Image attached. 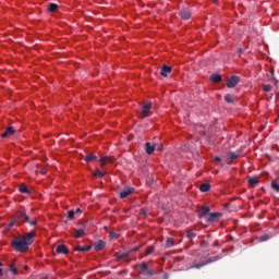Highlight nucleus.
Instances as JSON below:
<instances>
[{"mask_svg": "<svg viewBox=\"0 0 279 279\" xmlns=\"http://www.w3.org/2000/svg\"><path fill=\"white\" fill-rule=\"evenodd\" d=\"M174 241L172 238H168L167 241H166V247H173L174 245Z\"/></svg>", "mask_w": 279, "mask_h": 279, "instance_id": "obj_30", "label": "nucleus"}, {"mask_svg": "<svg viewBox=\"0 0 279 279\" xmlns=\"http://www.w3.org/2000/svg\"><path fill=\"white\" fill-rule=\"evenodd\" d=\"M240 80L241 78L239 76H231L227 81V88H234V86H236V84H239Z\"/></svg>", "mask_w": 279, "mask_h": 279, "instance_id": "obj_5", "label": "nucleus"}, {"mask_svg": "<svg viewBox=\"0 0 279 279\" xmlns=\"http://www.w3.org/2000/svg\"><path fill=\"white\" fill-rule=\"evenodd\" d=\"M9 270L13 274V276H16V274H19V270L16 269L14 264L9 266Z\"/></svg>", "mask_w": 279, "mask_h": 279, "instance_id": "obj_32", "label": "nucleus"}, {"mask_svg": "<svg viewBox=\"0 0 279 279\" xmlns=\"http://www.w3.org/2000/svg\"><path fill=\"white\" fill-rule=\"evenodd\" d=\"M186 236H187V239H195V236H197V234L193 231H187Z\"/></svg>", "mask_w": 279, "mask_h": 279, "instance_id": "obj_34", "label": "nucleus"}, {"mask_svg": "<svg viewBox=\"0 0 279 279\" xmlns=\"http://www.w3.org/2000/svg\"><path fill=\"white\" fill-rule=\"evenodd\" d=\"M0 276H3V270L0 268Z\"/></svg>", "mask_w": 279, "mask_h": 279, "instance_id": "obj_47", "label": "nucleus"}, {"mask_svg": "<svg viewBox=\"0 0 279 279\" xmlns=\"http://www.w3.org/2000/svg\"><path fill=\"white\" fill-rule=\"evenodd\" d=\"M140 269H141L142 276H154V274H156V270L149 269V267L147 266V263L145 262L140 265Z\"/></svg>", "mask_w": 279, "mask_h": 279, "instance_id": "obj_3", "label": "nucleus"}, {"mask_svg": "<svg viewBox=\"0 0 279 279\" xmlns=\"http://www.w3.org/2000/svg\"><path fill=\"white\" fill-rule=\"evenodd\" d=\"M162 148H163L162 144L155 145V149H157V151H162Z\"/></svg>", "mask_w": 279, "mask_h": 279, "instance_id": "obj_38", "label": "nucleus"}, {"mask_svg": "<svg viewBox=\"0 0 279 279\" xmlns=\"http://www.w3.org/2000/svg\"><path fill=\"white\" fill-rule=\"evenodd\" d=\"M57 254H69V248L64 244H60L56 250Z\"/></svg>", "mask_w": 279, "mask_h": 279, "instance_id": "obj_16", "label": "nucleus"}, {"mask_svg": "<svg viewBox=\"0 0 279 279\" xmlns=\"http://www.w3.org/2000/svg\"><path fill=\"white\" fill-rule=\"evenodd\" d=\"M236 158H239V155H236L235 153H229V155H228L229 162L236 160Z\"/></svg>", "mask_w": 279, "mask_h": 279, "instance_id": "obj_27", "label": "nucleus"}, {"mask_svg": "<svg viewBox=\"0 0 279 279\" xmlns=\"http://www.w3.org/2000/svg\"><path fill=\"white\" fill-rule=\"evenodd\" d=\"M114 236H116V233H110L111 239H114Z\"/></svg>", "mask_w": 279, "mask_h": 279, "instance_id": "obj_45", "label": "nucleus"}, {"mask_svg": "<svg viewBox=\"0 0 279 279\" xmlns=\"http://www.w3.org/2000/svg\"><path fill=\"white\" fill-rule=\"evenodd\" d=\"M68 219H75V210L68 211Z\"/></svg>", "mask_w": 279, "mask_h": 279, "instance_id": "obj_35", "label": "nucleus"}, {"mask_svg": "<svg viewBox=\"0 0 279 279\" xmlns=\"http://www.w3.org/2000/svg\"><path fill=\"white\" fill-rule=\"evenodd\" d=\"M214 160H215V162H221V158H219V157H215Z\"/></svg>", "mask_w": 279, "mask_h": 279, "instance_id": "obj_41", "label": "nucleus"}, {"mask_svg": "<svg viewBox=\"0 0 279 279\" xmlns=\"http://www.w3.org/2000/svg\"><path fill=\"white\" fill-rule=\"evenodd\" d=\"M219 217H221V213H211L209 214L207 221H209V223H215L219 221Z\"/></svg>", "mask_w": 279, "mask_h": 279, "instance_id": "obj_8", "label": "nucleus"}, {"mask_svg": "<svg viewBox=\"0 0 279 279\" xmlns=\"http://www.w3.org/2000/svg\"><path fill=\"white\" fill-rule=\"evenodd\" d=\"M104 247H106V242H104V240H99L94 244V250H96V252H101Z\"/></svg>", "mask_w": 279, "mask_h": 279, "instance_id": "obj_15", "label": "nucleus"}, {"mask_svg": "<svg viewBox=\"0 0 279 279\" xmlns=\"http://www.w3.org/2000/svg\"><path fill=\"white\" fill-rule=\"evenodd\" d=\"M181 19H183L184 21H189V19H191V10L189 9H182L180 12H179Z\"/></svg>", "mask_w": 279, "mask_h": 279, "instance_id": "obj_10", "label": "nucleus"}, {"mask_svg": "<svg viewBox=\"0 0 279 279\" xmlns=\"http://www.w3.org/2000/svg\"><path fill=\"white\" fill-rule=\"evenodd\" d=\"M112 162H114V157L112 156H106L99 159L101 167H106V165H112Z\"/></svg>", "mask_w": 279, "mask_h": 279, "instance_id": "obj_6", "label": "nucleus"}, {"mask_svg": "<svg viewBox=\"0 0 279 279\" xmlns=\"http://www.w3.org/2000/svg\"><path fill=\"white\" fill-rule=\"evenodd\" d=\"M145 150H146V154H148V156H151V154H154V151H156V145H151V143L146 142Z\"/></svg>", "mask_w": 279, "mask_h": 279, "instance_id": "obj_11", "label": "nucleus"}, {"mask_svg": "<svg viewBox=\"0 0 279 279\" xmlns=\"http://www.w3.org/2000/svg\"><path fill=\"white\" fill-rule=\"evenodd\" d=\"M155 246L150 245L146 248V256H149L150 254H154Z\"/></svg>", "mask_w": 279, "mask_h": 279, "instance_id": "obj_33", "label": "nucleus"}, {"mask_svg": "<svg viewBox=\"0 0 279 279\" xmlns=\"http://www.w3.org/2000/svg\"><path fill=\"white\" fill-rule=\"evenodd\" d=\"M270 90H271V85H263L264 93H270Z\"/></svg>", "mask_w": 279, "mask_h": 279, "instance_id": "obj_36", "label": "nucleus"}, {"mask_svg": "<svg viewBox=\"0 0 279 279\" xmlns=\"http://www.w3.org/2000/svg\"><path fill=\"white\" fill-rule=\"evenodd\" d=\"M15 133H16V130H14V128L8 126L5 132H3L1 136L2 138H8L9 136H14Z\"/></svg>", "mask_w": 279, "mask_h": 279, "instance_id": "obj_9", "label": "nucleus"}, {"mask_svg": "<svg viewBox=\"0 0 279 279\" xmlns=\"http://www.w3.org/2000/svg\"><path fill=\"white\" fill-rule=\"evenodd\" d=\"M93 246L88 245V246H76L74 250L75 252H90Z\"/></svg>", "mask_w": 279, "mask_h": 279, "instance_id": "obj_20", "label": "nucleus"}, {"mask_svg": "<svg viewBox=\"0 0 279 279\" xmlns=\"http://www.w3.org/2000/svg\"><path fill=\"white\" fill-rule=\"evenodd\" d=\"M140 247L133 248V252H138Z\"/></svg>", "mask_w": 279, "mask_h": 279, "instance_id": "obj_46", "label": "nucleus"}, {"mask_svg": "<svg viewBox=\"0 0 279 279\" xmlns=\"http://www.w3.org/2000/svg\"><path fill=\"white\" fill-rule=\"evenodd\" d=\"M217 260H221V256L216 255L214 257H209L205 260L206 265H210V263H217Z\"/></svg>", "mask_w": 279, "mask_h": 279, "instance_id": "obj_19", "label": "nucleus"}, {"mask_svg": "<svg viewBox=\"0 0 279 279\" xmlns=\"http://www.w3.org/2000/svg\"><path fill=\"white\" fill-rule=\"evenodd\" d=\"M93 175H94L95 178H104V175H106V172H104V171L97 169L96 172L93 173Z\"/></svg>", "mask_w": 279, "mask_h": 279, "instance_id": "obj_28", "label": "nucleus"}, {"mask_svg": "<svg viewBox=\"0 0 279 279\" xmlns=\"http://www.w3.org/2000/svg\"><path fill=\"white\" fill-rule=\"evenodd\" d=\"M141 215H146L145 209H142V210H141Z\"/></svg>", "mask_w": 279, "mask_h": 279, "instance_id": "obj_44", "label": "nucleus"}, {"mask_svg": "<svg viewBox=\"0 0 279 279\" xmlns=\"http://www.w3.org/2000/svg\"><path fill=\"white\" fill-rule=\"evenodd\" d=\"M202 267H206V263L205 262L192 265V266L189 267V269H202Z\"/></svg>", "mask_w": 279, "mask_h": 279, "instance_id": "obj_24", "label": "nucleus"}, {"mask_svg": "<svg viewBox=\"0 0 279 279\" xmlns=\"http://www.w3.org/2000/svg\"><path fill=\"white\" fill-rule=\"evenodd\" d=\"M199 191H201L202 193H208V191H210V185H209L208 183H203V184H201V186H199Z\"/></svg>", "mask_w": 279, "mask_h": 279, "instance_id": "obj_21", "label": "nucleus"}, {"mask_svg": "<svg viewBox=\"0 0 279 279\" xmlns=\"http://www.w3.org/2000/svg\"><path fill=\"white\" fill-rule=\"evenodd\" d=\"M149 112H151V102H147L142 107L140 112L141 119H146V117H149Z\"/></svg>", "mask_w": 279, "mask_h": 279, "instance_id": "obj_4", "label": "nucleus"}, {"mask_svg": "<svg viewBox=\"0 0 279 279\" xmlns=\"http://www.w3.org/2000/svg\"><path fill=\"white\" fill-rule=\"evenodd\" d=\"M20 193H27V195H29L32 193V191H29V189H27L26 184H21L19 187Z\"/></svg>", "mask_w": 279, "mask_h": 279, "instance_id": "obj_22", "label": "nucleus"}, {"mask_svg": "<svg viewBox=\"0 0 279 279\" xmlns=\"http://www.w3.org/2000/svg\"><path fill=\"white\" fill-rule=\"evenodd\" d=\"M14 223H16V220L14 219L13 221L9 222L8 225V229L10 230V228L14 227Z\"/></svg>", "mask_w": 279, "mask_h": 279, "instance_id": "obj_39", "label": "nucleus"}, {"mask_svg": "<svg viewBox=\"0 0 279 279\" xmlns=\"http://www.w3.org/2000/svg\"><path fill=\"white\" fill-rule=\"evenodd\" d=\"M244 52H245V49H243V48H240V49L238 50L239 56H241V53H244Z\"/></svg>", "mask_w": 279, "mask_h": 279, "instance_id": "obj_40", "label": "nucleus"}, {"mask_svg": "<svg viewBox=\"0 0 279 279\" xmlns=\"http://www.w3.org/2000/svg\"><path fill=\"white\" fill-rule=\"evenodd\" d=\"M208 246V243H206V241H203L202 242V247H207Z\"/></svg>", "mask_w": 279, "mask_h": 279, "instance_id": "obj_42", "label": "nucleus"}, {"mask_svg": "<svg viewBox=\"0 0 279 279\" xmlns=\"http://www.w3.org/2000/svg\"><path fill=\"white\" fill-rule=\"evenodd\" d=\"M49 12H58V4L50 3L48 7Z\"/></svg>", "mask_w": 279, "mask_h": 279, "instance_id": "obj_29", "label": "nucleus"}, {"mask_svg": "<svg viewBox=\"0 0 279 279\" xmlns=\"http://www.w3.org/2000/svg\"><path fill=\"white\" fill-rule=\"evenodd\" d=\"M132 193H134V189L132 187L123 190L120 192V198L125 199V197H129V195H132Z\"/></svg>", "mask_w": 279, "mask_h": 279, "instance_id": "obj_13", "label": "nucleus"}, {"mask_svg": "<svg viewBox=\"0 0 279 279\" xmlns=\"http://www.w3.org/2000/svg\"><path fill=\"white\" fill-rule=\"evenodd\" d=\"M74 213H75V215H77L78 213H82V209L77 208Z\"/></svg>", "mask_w": 279, "mask_h": 279, "instance_id": "obj_43", "label": "nucleus"}, {"mask_svg": "<svg viewBox=\"0 0 279 279\" xmlns=\"http://www.w3.org/2000/svg\"><path fill=\"white\" fill-rule=\"evenodd\" d=\"M225 101H227V104H234V97H232L230 94H227L225 96Z\"/></svg>", "mask_w": 279, "mask_h": 279, "instance_id": "obj_26", "label": "nucleus"}, {"mask_svg": "<svg viewBox=\"0 0 279 279\" xmlns=\"http://www.w3.org/2000/svg\"><path fill=\"white\" fill-rule=\"evenodd\" d=\"M214 3H219V0H213Z\"/></svg>", "mask_w": 279, "mask_h": 279, "instance_id": "obj_48", "label": "nucleus"}, {"mask_svg": "<svg viewBox=\"0 0 279 279\" xmlns=\"http://www.w3.org/2000/svg\"><path fill=\"white\" fill-rule=\"evenodd\" d=\"M258 185V178L253 177L248 179V186H251L252 189H254V186Z\"/></svg>", "mask_w": 279, "mask_h": 279, "instance_id": "obj_18", "label": "nucleus"}, {"mask_svg": "<svg viewBox=\"0 0 279 279\" xmlns=\"http://www.w3.org/2000/svg\"><path fill=\"white\" fill-rule=\"evenodd\" d=\"M197 215H198L199 219L206 217L207 215H210V207L203 206L201 209H198Z\"/></svg>", "mask_w": 279, "mask_h": 279, "instance_id": "obj_7", "label": "nucleus"}, {"mask_svg": "<svg viewBox=\"0 0 279 279\" xmlns=\"http://www.w3.org/2000/svg\"><path fill=\"white\" fill-rule=\"evenodd\" d=\"M14 220L19 225L25 223L26 221H29V216H27V214L25 211H16L14 214Z\"/></svg>", "mask_w": 279, "mask_h": 279, "instance_id": "obj_2", "label": "nucleus"}, {"mask_svg": "<svg viewBox=\"0 0 279 279\" xmlns=\"http://www.w3.org/2000/svg\"><path fill=\"white\" fill-rule=\"evenodd\" d=\"M73 236L74 239H82V236H86V231L84 230V228L75 229Z\"/></svg>", "mask_w": 279, "mask_h": 279, "instance_id": "obj_12", "label": "nucleus"}, {"mask_svg": "<svg viewBox=\"0 0 279 279\" xmlns=\"http://www.w3.org/2000/svg\"><path fill=\"white\" fill-rule=\"evenodd\" d=\"M34 236H36L35 231H31L22 236H16L11 242V246L15 252H21L22 254H25V252L29 250V245L34 243Z\"/></svg>", "mask_w": 279, "mask_h": 279, "instance_id": "obj_1", "label": "nucleus"}, {"mask_svg": "<svg viewBox=\"0 0 279 279\" xmlns=\"http://www.w3.org/2000/svg\"><path fill=\"white\" fill-rule=\"evenodd\" d=\"M128 256H130V253H122V254L116 253L117 260H123L128 258Z\"/></svg>", "mask_w": 279, "mask_h": 279, "instance_id": "obj_23", "label": "nucleus"}, {"mask_svg": "<svg viewBox=\"0 0 279 279\" xmlns=\"http://www.w3.org/2000/svg\"><path fill=\"white\" fill-rule=\"evenodd\" d=\"M258 241H260V243H265V241H269V234H263L258 238Z\"/></svg>", "mask_w": 279, "mask_h": 279, "instance_id": "obj_31", "label": "nucleus"}, {"mask_svg": "<svg viewBox=\"0 0 279 279\" xmlns=\"http://www.w3.org/2000/svg\"><path fill=\"white\" fill-rule=\"evenodd\" d=\"M172 68L169 65H162L161 66V71H160V75H162V77H167L169 75V73H171Z\"/></svg>", "mask_w": 279, "mask_h": 279, "instance_id": "obj_14", "label": "nucleus"}, {"mask_svg": "<svg viewBox=\"0 0 279 279\" xmlns=\"http://www.w3.org/2000/svg\"><path fill=\"white\" fill-rule=\"evenodd\" d=\"M85 160L87 162H95V160H97V156L96 155H86Z\"/></svg>", "mask_w": 279, "mask_h": 279, "instance_id": "obj_25", "label": "nucleus"}, {"mask_svg": "<svg viewBox=\"0 0 279 279\" xmlns=\"http://www.w3.org/2000/svg\"><path fill=\"white\" fill-rule=\"evenodd\" d=\"M26 223H28L31 226H36V223H38V221L36 219L29 220V218H28V221H26Z\"/></svg>", "mask_w": 279, "mask_h": 279, "instance_id": "obj_37", "label": "nucleus"}, {"mask_svg": "<svg viewBox=\"0 0 279 279\" xmlns=\"http://www.w3.org/2000/svg\"><path fill=\"white\" fill-rule=\"evenodd\" d=\"M24 269L28 270V269H29V267L25 266V267H24Z\"/></svg>", "mask_w": 279, "mask_h": 279, "instance_id": "obj_49", "label": "nucleus"}, {"mask_svg": "<svg viewBox=\"0 0 279 279\" xmlns=\"http://www.w3.org/2000/svg\"><path fill=\"white\" fill-rule=\"evenodd\" d=\"M210 82H213L214 84H219V82H221V75H219V74H211Z\"/></svg>", "mask_w": 279, "mask_h": 279, "instance_id": "obj_17", "label": "nucleus"}]
</instances>
